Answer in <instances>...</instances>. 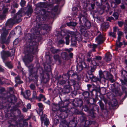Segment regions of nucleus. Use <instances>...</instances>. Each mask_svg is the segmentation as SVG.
Here are the masks:
<instances>
[{
  "label": "nucleus",
  "mask_w": 127,
  "mask_h": 127,
  "mask_svg": "<svg viewBox=\"0 0 127 127\" xmlns=\"http://www.w3.org/2000/svg\"><path fill=\"white\" fill-rule=\"evenodd\" d=\"M22 13V10L20 9L16 14L14 15L13 18L8 19L3 26L2 29L0 30L1 36L0 39L2 41L7 44L10 42V36L9 35L6 40V38L8 35L10 30L12 28L14 24L16 23H19L22 21L21 18Z\"/></svg>",
  "instance_id": "obj_1"
},
{
  "label": "nucleus",
  "mask_w": 127,
  "mask_h": 127,
  "mask_svg": "<svg viewBox=\"0 0 127 127\" xmlns=\"http://www.w3.org/2000/svg\"><path fill=\"white\" fill-rule=\"evenodd\" d=\"M47 8H45L40 10V14L44 16H48L52 15V17H54L58 10V6H56L53 7V4H48Z\"/></svg>",
  "instance_id": "obj_2"
},
{
  "label": "nucleus",
  "mask_w": 127,
  "mask_h": 127,
  "mask_svg": "<svg viewBox=\"0 0 127 127\" xmlns=\"http://www.w3.org/2000/svg\"><path fill=\"white\" fill-rule=\"evenodd\" d=\"M29 40L25 45V50L29 53L34 54L38 52V43L33 40Z\"/></svg>",
  "instance_id": "obj_3"
},
{
  "label": "nucleus",
  "mask_w": 127,
  "mask_h": 127,
  "mask_svg": "<svg viewBox=\"0 0 127 127\" xmlns=\"http://www.w3.org/2000/svg\"><path fill=\"white\" fill-rule=\"evenodd\" d=\"M15 53V50L13 49H10L8 51H2L1 52V55L3 61L6 60L8 57H12L11 58L12 60L14 58Z\"/></svg>",
  "instance_id": "obj_4"
},
{
  "label": "nucleus",
  "mask_w": 127,
  "mask_h": 127,
  "mask_svg": "<svg viewBox=\"0 0 127 127\" xmlns=\"http://www.w3.org/2000/svg\"><path fill=\"white\" fill-rule=\"evenodd\" d=\"M79 20L80 24H84L87 29L90 28L91 26L90 22L87 20L86 17L82 14H80L79 15Z\"/></svg>",
  "instance_id": "obj_5"
},
{
  "label": "nucleus",
  "mask_w": 127,
  "mask_h": 127,
  "mask_svg": "<svg viewBox=\"0 0 127 127\" xmlns=\"http://www.w3.org/2000/svg\"><path fill=\"white\" fill-rule=\"evenodd\" d=\"M109 73L107 71H104L103 72L100 71L99 72V79L101 82L105 83L108 76Z\"/></svg>",
  "instance_id": "obj_6"
},
{
  "label": "nucleus",
  "mask_w": 127,
  "mask_h": 127,
  "mask_svg": "<svg viewBox=\"0 0 127 127\" xmlns=\"http://www.w3.org/2000/svg\"><path fill=\"white\" fill-rule=\"evenodd\" d=\"M29 69V75L30 76H32L33 77L34 79L33 78V82L36 84H37V82L38 81V76L37 75L36 72H35L33 74L32 73V70H33V66L32 65H30V66H28Z\"/></svg>",
  "instance_id": "obj_7"
},
{
  "label": "nucleus",
  "mask_w": 127,
  "mask_h": 127,
  "mask_svg": "<svg viewBox=\"0 0 127 127\" xmlns=\"http://www.w3.org/2000/svg\"><path fill=\"white\" fill-rule=\"evenodd\" d=\"M6 5L5 3L4 5L2 3L0 4V10H1L3 9V13L5 14L7 13L8 11V9L10 6L9 5Z\"/></svg>",
  "instance_id": "obj_8"
},
{
  "label": "nucleus",
  "mask_w": 127,
  "mask_h": 127,
  "mask_svg": "<svg viewBox=\"0 0 127 127\" xmlns=\"http://www.w3.org/2000/svg\"><path fill=\"white\" fill-rule=\"evenodd\" d=\"M105 39V38L104 35H102L101 33H100V34L95 39L96 41L98 44L103 43Z\"/></svg>",
  "instance_id": "obj_9"
},
{
  "label": "nucleus",
  "mask_w": 127,
  "mask_h": 127,
  "mask_svg": "<svg viewBox=\"0 0 127 127\" xmlns=\"http://www.w3.org/2000/svg\"><path fill=\"white\" fill-rule=\"evenodd\" d=\"M41 126H42V125L43 123V121H44V124L46 126L49 124V122L48 119L47 118V115H44V117L43 116H41Z\"/></svg>",
  "instance_id": "obj_10"
},
{
  "label": "nucleus",
  "mask_w": 127,
  "mask_h": 127,
  "mask_svg": "<svg viewBox=\"0 0 127 127\" xmlns=\"http://www.w3.org/2000/svg\"><path fill=\"white\" fill-rule=\"evenodd\" d=\"M68 75L69 76H70L71 75V77L72 78H73L75 79H77V80H79L80 79L79 77V76L77 74L76 72H74L72 71H69V73H68Z\"/></svg>",
  "instance_id": "obj_11"
},
{
  "label": "nucleus",
  "mask_w": 127,
  "mask_h": 127,
  "mask_svg": "<svg viewBox=\"0 0 127 127\" xmlns=\"http://www.w3.org/2000/svg\"><path fill=\"white\" fill-rule=\"evenodd\" d=\"M21 94L23 95L24 98L27 99L31 95V93L30 90H27L25 91V93L22 91L21 92Z\"/></svg>",
  "instance_id": "obj_12"
},
{
  "label": "nucleus",
  "mask_w": 127,
  "mask_h": 127,
  "mask_svg": "<svg viewBox=\"0 0 127 127\" xmlns=\"http://www.w3.org/2000/svg\"><path fill=\"white\" fill-rule=\"evenodd\" d=\"M75 105L76 106H81L82 105L83 103L82 100L80 99H75L73 102Z\"/></svg>",
  "instance_id": "obj_13"
},
{
  "label": "nucleus",
  "mask_w": 127,
  "mask_h": 127,
  "mask_svg": "<svg viewBox=\"0 0 127 127\" xmlns=\"http://www.w3.org/2000/svg\"><path fill=\"white\" fill-rule=\"evenodd\" d=\"M60 127H69L68 122L65 120H62L61 121Z\"/></svg>",
  "instance_id": "obj_14"
},
{
  "label": "nucleus",
  "mask_w": 127,
  "mask_h": 127,
  "mask_svg": "<svg viewBox=\"0 0 127 127\" xmlns=\"http://www.w3.org/2000/svg\"><path fill=\"white\" fill-rule=\"evenodd\" d=\"M109 27V24L107 22H104L101 25V28L102 30L107 29Z\"/></svg>",
  "instance_id": "obj_15"
},
{
  "label": "nucleus",
  "mask_w": 127,
  "mask_h": 127,
  "mask_svg": "<svg viewBox=\"0 0 127 127\" xmlns=\"http://www.w3.org/2000/svg\"><path fill=\"white\" fill-rule=\"evenodd\" d=\"M68 123L69 127H76L77 125L76 123L74 121V120L73 119Z\"/></svg>",
  "instance_id": "obj_16"
},
{
  "label": "nucleus",
  "mask_w": 127,
  "mask_h": 127,
  "mask_svg": "<svg viewBox=\"0 0 127 127\" xmlns=\"http://www.w3.org/2000/svg\"><path fill=\"white\" fill-rule=\"evenodd\" d=\"M92 57L87 58V61L88 62L90 63L91 64H92L93 66H95L96 64V63L95 62V61L93 60L92 61L91 59Z\"/></svg>",
  "instance_id": "obj_17"
},
{
  "label": "nucleus",
  "mask_w": 127,
  "mask_h": 127,
  "mask_svg": "<svg viewBox=\"0 0 127 127\" xmlns=\"http://www.w3.org/2000/svg\"><path fill=\"white\" fill-rule=\"evenodd\" d=\"M33 10L32 7L30 6L28 8V10L26 12V14L27 15L30 17L31 15V14Z\"/></svg>",
  "instance_id": "obj_18"
},
{
  "label": "nucleus",
  "mask_w": 127,
  "mask_h": 127,
  "mask_svg": "<svg viewBox=\"0 0 127 127\" xmlns=\"http://www.w3.org/2000/svg\"><path fill=\"white\" fill-rule=\"evenodd\" d=\"M112 58V57L111 55L109 53H108L106 54L104 59L106 61H109L111 60Z\"/></svg>",
  "instance_id": "obj_19"
},
{
  "label": "nucleus",
  "mask_w": 127,
  "mask_h": 127,
  "mask_svg": "<svg viewBox=\"0 0 127 127\" xmlns=\"http://www.w3.org/2000/svg\"><path fill=\"white\" fill-rule=\"evenodd\" d=\"M92 80L93 81L95 82L96 83H97L98 81L100 82H101L100 79L99 78L95 76H93L92 77Z\"/></svg>",
  "instance_id": "obj_20"
},
{
  "label": "nucleus",
  "mask_w": 127,
  "mask_h": 127,
  "mask_svg": "<svg viewBox=\"0 0 127 127\" xmlns=\"http://www.w3.org/2000/svg\"><path fill=\"white\" fill-rule=\"evenodd\" d=\"M59 107L60 108H63V109H61L60 110L62 112H66V111L64 109H65V107H64V104H63V103L62 102H61L59 103Z\"/></svg>",
  "instance_id": "obj_21"
},
{
  "label": "nucleus",
  "mask_w": 127,
  "mask_h": 127,
  "mask_svg": "<svg viewBox=\"0 0 127 127\" xmlns=\"http://www.w3.org/2000/svg\"><path fill=\"white\" fill-rule=\"evenodd\" d=\"M15 82L17 84H21L23 83V82L20 80V77L19 76H17L15 78Z\"/></svg>",
  "instance_id": "obj_22"
},
{
  "label": "nucleus",
  "mask_w": 127,
  "mask_h": 127,
  "mask_svg": "<svg viewBox=\"0 0 127 127\" xmlns=\"http://www.w3.org/2000/svg\"><path fill=\"white\" fill-rule=\"evenodd\" d=\"M112 91L117 95H120L121 94V91H119L118 89H113Z\"/></svg>",
  "instance_id": "obj_23"
},
{
  "label": "nucleus",
  "mask_w": 127,
  "mask_h": 127,
  "mask_svg": "<svg viewBox=\"0 0 127 127\" xmlns=\"http://www.w3.org/2000/svg\"><path fill=\"white\" fill-rule=\"evenodd\" d=\"M109 75L107 80H109L112 83L114 82V80L113 79V76L110 73L109 74Z\"/></svg>",
  "instance_id": "obj_24"
},
{
  "label": "nucleus",
  "mask_w": 127,
  "mask_h": 127,
  "mask_svg": "<svg viewBox=\"0 0 127 127\" xmlns=\"http://www.w3.org/2000/svg\"><path fill=\"white\" fill-rule=\"evenodd\" d=\"M89 32L87 31H85L82 33L83 35L84 36L85 39H87L89 37Z\"/></svg>",
  "instance_id": "obj_25"
},
{
  "label": "nucleus",
  "mask_w": 127,
  "mask_h": 127,
  "mask_svg": "<svg viewBox=\"0 0 127 127\" xmlns=\"http://www.w3.org/2000/svg\"><path fill=\"white\" fill-rule=\"evenodd\" d=\"M41 99H43L44 101L46 99L44 96L42 94H40L39 95V96L37 97V99H38L39 101H40L41 100Z\"/></svg>",
  "instance_id": "obj_26"
},
{
  "label": "nucleus",
  "mask_w": 127,
  "mask_h": 127,
  "mask_svg": "<svg viewBox=\"0 0 127 127\" xmlns=\"http://www.w3.org/2000/svg\"><path fill=\"white\" fill-rule=\"evenodd\" d=\"M98 104L100 107L101 109L102 110H104V105L103 103L101 101H99L98 102Z\"/></svg>",
  "instance_id": "obj_27"
},
{
  "label": "nucleus",
  "mask_w": 127,
  "mask_h": 127,
  "mask_svg": "<svg viewBox=\"0 0 127 127\" xmlns=\"http://www.w3.org/2000/svg\"><path fill=\"white\" fill-rule=\"evenodd\" d=\"M92 123V121L86 120L85 121V127H88Z\"/></svg>",
  "instance_id": "obj_28"
},
{
  "label": "nucleus",
  "mask_w": 127,
  "mask_h": 127,
  "mask_svg": "<svg viewBox=\"0 0 127 127\" xmlns=\"http://www.w3.org/2000/svg\"><path fill=\"white\" fill-rule=\"evenodd\" d=\"M123 34V33L121 31H119L118 32V37L117 39L118 41H120L121 37V36H122Z\"/></svg>",
  "instance_id": "obj_29"
},
{
  "label": "nucleus",
  "mask_w": 127,
  "mask_h": 127,
  "mask_svg": "<svg viewBox=\"0 0 127 127\" xmlns=\"http://www.w3.org/2000/svg\"><path fill=\"white\" fill-rule=\"evenodd\" d=\"M67 25L68 26L75 27L76 26L77 23L76 22H70L69 23H67Z\"/></svg>",
  "instance_id": "obj_30"
},
{
  "label": "nucleus",
  "mask_w": 127,
  "mask_h": 127,
  "mask_svg": "<svg viewBox=\"0 0 127 127\" xmlns=\"http://www.w3.org/2000/svg\"><path fill=\"white\" fill-rule=\"evenodd\" d=\"M79 28L80 31L82 33L85 31V29H86V28L82 26H80L79 27Z\"/></svg>",
  "instance_id": "obj_31"
},
{
  "label": "nucleus",
  "mask_w": 127,
  "mask_h": 127,
  "mask_svg": "<svg viewBox=\"0 0 127 127\" xmlns=\"http://www.w3.org/2000/svg\"><path fill=\"white\" fill-rule=\"evenodd\" d=\"M61 55L63 59H67L68 57L67 54L66 52H63L61 53Z\"/></svg>",
  "instance_id": "obj_32"
},
{
  "label": "nucleus",
  "mask_w": 127,
  "mask_h": 127,
  "mask_svg": "<svg viewBox=\"0 0 127 127\" xmlns=\"http://www.w3.org/2000/svg\"><path fill=\"white\" fill-rule=\"evenodd\" d=\"M116 19L118 20L119 18V14L118 12H116L113 13L112 15Z\"/></svg>",
  "instance_id": "obj_33"
},
{
  "label": "nucleus",
  "mask_w": 127,
  "mask_h": 127,
  "mask_svg": "<svg viewBox=\"0 0 127 127\" xmlns=\"http://www.w3.org/2000/svg\"><path fill=\"white\" fill-rule=\"evenodd\" d=\"M90 94L88 92L86 91L84 92L83 94V95L85 98H88Z\"/></svg>",
  "instance_id": "obj_34"
},
{
  "label": "nucleus",
  "mask_w": 127,
  "mask_h": 127,
  "mask_svg": "<svg viewBox=\"0 0 127 127\" xmlns=\"http://www.w3.org/2000/svg\"><path fill=\"white\" fill-rule=\"evenodd\" d=\"M121 73L122 75L124 76L125 78H126L127 77V72L124 70L122 69Z\"/></svg>",
  "instance_id": "obj_35"
},
{
  "label": "nucleus",
  "mask_w": 127,
  "mask_h": 127,
  "mask_svg": "<svg viewBox=\"0 0 127 127\" xmlns=\"http://www.w3.org/2000/svg\"><path fill=\"white\" fill-rule=\"evenodd\" d=\"M5 65L9 68H12L13 66L11 62H7L5 63Z\"/></svg>",
  "instance_id": "obj_36"
},
{
  "label": "nucleus",
  "mask_w": 127,
  "mask_h": 127,
  "mask_svg": "<svg viewBox=\"0 0 127 127\" xmlns=\"http://www.w3.org/2000/svg\"><path fill=\"white\" fill-rule=\"evenodd\" d=\"M32 98L36 99H37V96L36 92L35 91H33V92Z\"/></svg>",
  "instance_id": "obj_37"
},
{
  "label": "nucleus",
  "mask_w": 127,
  "mask_h": 127,
  "mask_svg": "<svg viewBox=\"0 0 127 127\" xmlns=\"http://www.w3.org/2000/svg\"><path fill=\"white\" fill-rule=\"evenodd\" d=\"M109 35L114 37H115L116 36V33L114 32H110L109 33Z\"/></svg>",
  "instance_id": "obj_38"
},
{
  "label": "nucleus",
  "mask_w": 127,
  "mask_h": 127,
  "mask_svg": "<svg viewBox=\"0 0 127 127\" xmlns=\"http://www.w3.org/2000/svg\"><path fill=\"white\" fill-rule=\"evenodd\" d=\"M70 37V36L68 35L65 37V39H66L65 43L66 45H68L69 44V39Z\"/></svg>",
  "instance_id": "obj_39"
},
{
  "label": "nucleus",
  "mask_w": 127,
  "mask_h": 127,
  "mask_svg": "<svg viewBox=\"0 0 127 127\" xmlns=\"http://www.w3.org/2000/svg\"><path fill=\"white\" fill-rule=\"evenodd\" d=\"M6 17V15L4 14V13L0 14V19L3 20L5 19Z\"/></svg>",
  "instance_id": "obj_40"
},
{
  "label": "nucleus",
  "mask_w": 127,
  "mask_h": 127,
  "mask_svg": "<svg viewBox=\"0 0 127 127\" xmlns=\"http://www.w3.org/2000/svg\"><path fill=\"white\" fill-rule=\"evenodd\" d=\"M119 41H118V40L116 41V44L117 45V46L118 47H120L121 46L123 45V44L122 43L119 42Z\"/></svg>",
  "instance_id": "obj_41"
},
{
  "label": "nucleus",
  "mask_w": 127,
  "mask_h": 127,
  "mask_svg": "<svg viewBox=\"0 0 127 127\" xmlns=\"http://www.w3.org/2000/svg\"><path fill=\"white\" fill-rule=\"evenodd\" d=\"M30 88L32 90H34L36 89V87L33 84H31L30 85Z\"/></svg>",
  "instance_id": "obj_42"
},
{
  "label": "nucleus",
  "mask_w": 127,
  "mask_h": 127,
  "mask_svg": "<svg viewBox=\"0 0 127 127\" xmlns=\"http://www.w3.org/2000/svg\"><path fill=\"white\" fill-rule=\"evenodd\" d=\"M26 3V2L24 0H21V1L20 2V4L22 6L24 7Z\"/></svg>",
  "instance_id": "obj_43"
},
{
  "label": "nucleus",
  "mask_w": 127,
  "mask_h": 127,
  "mask_svg": "<svg viewBox=\"0 0 127 127\" xmlns=\"http://www.w3.org/2000/svg\"><path fill=\"white\" fill-rule=\"evenodd\" d=\"M38 106L39 108L40 109H43L44 107L42 103H39L38 104Z\"/></svg>",
  "instance_id": "obj_44"
},
{
  "label": "nucleus",
  "mask_w": 127,
  "mask_h": 127,
  "mask_svg": "<svg viewBox=\"0 0 127 127\" xmlns=\"http://www.w3.org/2000/svg\"><path fill=\"white\" fill-rule=\"evenodd\" d=\"M102 58L101 57L99 56H97L95 57V58H94V60L95 61V60H96L99 61L101 60Z\"/></svg>",
  "instance_id": "obj_45"
},
{
  "label": "nucleus",
  "mask_w": 127,
  "mask_h": 127,
  "mask_svg": "<svg viewBox=\"0 0 127 127\" xmlns=\"http://www.w3.org/2000/svg\"><path fill=\"white\" fill-rule=\"evenodd\" d=\"M65 88V91L64 92V93L67 94L70 92V88H69V87L67 88Z\"/></svg>",
  "instance_id": "obj_46"
},
{
  "label": "nucleus",
  "mask_w": 127,
  "mask_h": 127,
  "mask_svg": "<svg viewBox=\"0 0 127 127\" xmlns=\"http://www.w3.org/2000/svg\"><path fill=\"white\" fill-rule=\"evenodd\" d=\"M33 56L31 55H28V59L29 61L31 62L33 60Z\"/></svg>",
  "instance_id": "obj_47"
},
{
  "label": "nucleus",
  "mask_w": 127,
  "mask_h": 127,
  "mask_svg": "<svg viewBox=\"0 0 127 127\" xmlns=\"http://www.w3.org/2000/svg\"><path fill=\"white\" fill-rule=\"evenodd\" d=\"M43 109H39V115L41 116V117L43 116L44 117V115H43Z\"/></svg>",
  "instance_id": "obj_48"
},
{
  "label": "nucleus",
  "mask_w": 127,
  "mask_h": 127,
  "mask_svg": "<svg viewBox=\"0 0 127 127\" xmlns=\"http://www.w3.org/2000/svg\"><path fill=\"white\" fill-rule=\"evenodd\" d=\"M21 31V28L20 27H18L16 30V32H17L18 33L20 34Z\"/></svg>",
  "instance_id": "obj_49"
},
{
  "label": "nucleus",
  "mask_w": 127,
  "mask_h": 127,
  "mask_svg": "<svg viewBox=\"0 0 127 127\" xmlns=\"http://www.w3.org/2000/svg\"><path fill=\"white\" fill-rule=\"evenodd\" d=\"M118 24L120 27H121L124 24V22L122 21H118Z\"/></svg>",
  "instance_id": "obj_50"
},
{
  "label": "nucleus",
  "mask_w": 127,
  "mask_h": 127,
  "mask_svg": "<svg viewBox=\"0 0 127 127\" xmlns=\"http://www.w3.org/2000/svg\"><path fill=\"white\" fill-rule=\"evenodd\" d=\"M65 81L64 80L59 81L58 83L61 85H63L65 83Z\"/></svg>",
  "instance_id": "obj_51"
},
{
  "label": "nucleus",
  "mask_w": 127,
  "mask_h": 127,
  "mask_svg": "<svg viewBox=\"0 0 127 127\" xmlns=\"http://www.w3.org/2000/svg\"><path fill=\"white\" fill-rule=\"evenodd\" d=\"M76 112L77 114H78L81 115H84V114L81 111H79L78 110H76Z\"/></svg>",
  "instance_id": "obj_52"
},
{
  "label": "nucleus",
  "mask_w": 127,
  "mask_h": 127,
  "mask_svg": "<svg viewBox=\"0 0 127 127\" xmlns=\"http://www.w3.org/2000/svg\"><path fill=\"white\" fill-rule=\"evenodd\" d=\"M114 19V18L113 17H108V18L107 19V20L111 22L112 20H113Z\"/></svg>",
  "instance_id": "obj_53"
},
{
  "label": "nucleus",
  "mask_w": 127,
  "mask_h": 127,
  "mask_svg": "<svg viewBox=\"0 0 127 127\" xmlns=\"http://www.w3.org/2000/svg\"><path fill=\"white\" fill-rule=\"evenodd\" d=\"M18 43V40L17 39H15L13 42L14 45H16Z\"/></svg>",
  "instance_id": "obj_54"
},
{
  "label": "nucleus",
  "mask_w": 127,
  "mask_h": 127,
  "mask_svg": "<svg viewBox=\"0 0 127 127\" xmlns=\"http://www.w3.org/2000/svg\"><path fill=\"white\" fill-rule=\"evenodd\" d=\"M58 43L59 44H63L64 43V41L63 40H60L58 41Z\"/></svg>",
  "instance_id": "obj_55"
},
{
  "label": "nucleus",
  "mask_w": 127,
  "mask_h": 127,
  "mask_svg": "<svg viewBox=\"0 0 127 127\" xmlns=\"http://www.w3.org/2000/svg\"><path fill=\"white\" fill-rule=\"evenodd\" d=\"M122 89L124 92L125 93H126L127 89L125 86H122Z\"/></svg>",
  "instance_id": "obj_56"
},
{
  "label": "nucleus",
  "mask_w": 127,
  "mask_h": 127,
  "mask_svg": "<svg viewBox=\"0 0 127 127\" xmlns=\"http://www.w3.org/2000/svg\"><path fill=\"white\" fill-rule=\"evenodd\" d=\"M27 108L28 109H29L31 108V106L30 103H28L27 105Z\"/></svg>",
  "instance_id": "obj_57"
},
{
  "label": "nucleus",
  "mask_w": 127,
  "mask_h": 127,
  "mask_svg": "<svg viewBox=\"0 0 127 127\" xmlns=\"http://www.w3.org/2000/svg\"><path fill=\"white\" fill-rule=\"evenodd\" d=\"M54 59L56 60H58L59 58V56L58 55H56L54 56Z\"/></svg>",
  "instance_id": "obj_58"
},
{
  "label": "nucleus",
  "mask_w": 127,
  "mask_h": 127,
  "mask_svg": "<svg viewBox=\"0 0 127 127\" xmlns=\"http://www.w3.org/2000/svg\"><path fill=\"white\" fill-rule=\"evenodd\" d=\"M57 108H56V106L55 105H54L53 106V108L52 109V110L54 111H55L57 110Z\"/></svg>",
  "instance_id": "obj_59"
},
{
  "label": "nucleus",
  "mask_w": 127,
  "mask_h": 127,
  "mask_svg": "<svg viewBox=\"0 0 127 127\" xmlns=\"http://www.w3.org/2000/svg\"><path fill=\"white\" fill-rule=\"evenodd\" d=\"M14 7L17 8L19 6L18 4L16 3H15L13 4Z\"/></svg>",
  "instance_id": "obj_60"
},
{
  "label": "nucleus",
  "mask_w": 127,
  "mask_h": 127,
  "mask_svg": "<svg viewBox=\"0 0 127 127\" xmlns=\"http://www.w3.org/2000/svg\"><path fill=\"white\" fill-rule=\"evenodd\" d=\"M54 52L56 53H59L60 52V50L59 49H55L54 50Z\"/></svg>",
  "instance_id": "obj_61"
},
{
  "label": "nucleus",
  "mask_w": 127,
  "mask_h": 127,
  "mask_svg": "<svg viewBox=\"0 0 127 127\" xmlns=\"http://www.w3.org/2000/svg\"><path fill=\"white\" fill-rule=\"evenodd\" d=\"M117 30H118V29L117 27H114L113 32H115L116 33V32L117 31Z\"/></svg>",
  "instance_id": "obj_62"
},
{
  "label": "nucleus",
  "mask_w": 127,
  "mask_h": 127,
  "mask_svg": "<svg viewBox=\"0 0 127 127\" xmlns=\"http://www.w3.org/2000/svg\"><path fill=\"white\" fill-rule=\"evenodd\" d=\"M28 109H27V108L26 109L25 107L23 108H22V110L24 112H27V111H28Z\"/></svg>",
  "instance_id": "obj_63"
},
{
  "label": "nucleus",
  "mask_w": 127,
  "mask_h": 127,
  "mask_svg": "<svg viewBox=\"0 0 127 127\" xmlns=\"http://www.w3.org/2000/svg\"><path fill=\"white\" fill-rule=\"evenodd\" d=\"M91 6L92 9H94L95 7V3L91 4Z\"/></svg>",
  "instance_id": "obj_64"
}]
</instances>
